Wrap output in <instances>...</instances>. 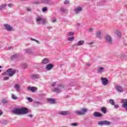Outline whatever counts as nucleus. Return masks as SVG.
<instances>
[{"instance_id":"1","label":"nucleus","mask_w":127,"mask_h":127,"mask_svg":"<svg viewBox=\"0 0 127 127\" xmlns=\"http://www.w3.org/2000/svg\"><path fill=\"white\" fill-rule=\"evenodd\" d=\"M52 87H55V86H58L57 87H55L53 91L57 93V94H59V93H61L64 90V88H65V85L63 84H57V82H53L51 84Z\"/></svg>"},{"instance_id":"2","label":"nucleus","mask_w":127,"mask_h":127,"mask_svg":"<svg viewBox=\"0 0 127 127\" xmlns=\"http://www.w3.org/2000/svg\"><path fill=\"white\" fill-rule=\"evenodd\" d=\"M12 112L16 115H25L28 114V109L26 107H22L21 108H16L13 110Z\"/></svg>"},{"instance_id":"3","label":"nucleus","mask_w":127,"mask_h":127,"mask_svg":"<svg viewBox=\"0 0 127 127\" xmlns=\"http://www.w3.org/2000/svg\"><path fill=\"white\" fill-rule=\"evenodd\" d=\"M87 112H88V109L82 108L80 110L75 111V113L77 116H84Z\"/></svg>"},{"instance_id":"4","label":"nucleus","mask_w":127,"mask_h":127,"mask_svg":"<svg viewBox=\"0 0 127 127\" xmlns=\"http://www.w3.org/2000/svg\"><path fill=\"white\" fill-rule=\"evenodd\" d=\"M36 21L38 24H41V23H42L43 24H46V23H47V20L42 18V17H37L36 18Z\"/></svg>"},{"instance_id":"5","label":"nucleus","mask_w":127,"mask_h":127,"mask_svg":"<svg viewBox=\"0 0 127 127\" xmlns=\"http://www.w3.org/2000/svg\"><path fill=\"white\" fill-rule=\"evenodd\" d=\"M3 26L4 27V29H5V30H6V31H14V30L13 29V27H12V26L8 24H3Z\"/></svg>"},{"instance_id":"6","label":"nucleus","mask_w":127,"mask_h":127,"mask_svg":"<svg viewBox=\"0 0 127 127\" xmlns=\"http://www.w3.org/2000/svg\"><path fill=\"white\" fill-rule=\"evenodd\" d=\"M6 72L9 77H12L16 73V70L14 69L9 68L6 70Z\"/></svg>"},{"instance_id":"7","label":"nucleus","mask_w":127,"mask_h":127,"mask_svg":"<svg viewBox=\"0 0 127 127\" xmlns=\"http://www.w3.org/2000/svg\"><path fill=\"white\" fill-rule=\"evenodd\" d=\"M100 80L103 86H108L109 85V79H108V78L101 77Z\"/></svg>"},{"instance_id":"8","label":"nucleus","mask_w":127,"mask_h":127,"mask_svg":"<svg viewBox=\"0 0 127 127\" xmlns=\"http://www.w3.org/2000/svg\"><path fill=\"white\" fill-rule=\"evenodd\" d=\"M82 10H83V7H82L81 6H77L74 8V13L75 14H79V13H80Z\"/></svg>"},{"instance_id":"9","label":"nucleus","mask_w":127,"mask_h":127,"mask_svg":"<svg viewBox=\"0 0 127 127\" xmlns=\"http://www.w3.org/2000/svg\"><path fill=\"white\" fill-rule=\"evenodd\" d=\"M110 125H111V122L108 121H103L98 123V126H110Z\"/></svg>"},{"instance_id":"10","label":"nucleus","mask_w":127,"mask_h":127,"mask_svg":"<svg viewBox=\"0 0 127 127\" xmlns=\"http://www.w3.org/2000/svg\"><path fill=\"white\" fill-rule=\"evenodd\" d=\"M122 103L123 104L122 107L127 112V99H122Z\"/></svg>"},{"instance_id":"11","label":"nucleus","mask_w":127,"mask_h":127,"mask_svg":"<svg viewBox=\"0 0 127 127\" xmlns=\"http://www.w3.org/2000/svg\"><path fill=\"white\" fill-rule=\"evenodd\" d=\"M113 32L114 34L117 35L118 38H121V37H122V32H121L120 30L115 29L114 30Z\"/></svg>"},{"instance_id":"12","label":"nucleus","mask_w":127,"mask_h":127,"mask_svg":"<svg viewBox=\"0 0 127 127\" xmlns=\"http://www.w3.org/2000/svg\"><path fill=\"white\" fill-rule=\"evenodd\" d=\"M58 114L61 116H66V115H71V112L69 111H60L58 112Z\"/></svg>"},{"instance_id":"13","label":"nucleus","mask_w":127,"mask_h":127,"mask_svg":"<svg viewBox=\"0 0 127 127\" xmlns=\"http://www.w3.org/2000/svg\"><path fill=\"white\" fill-rule=\"evenodd\" d=\"M54 67V65L52 64H48L45 66V69L47 71H50V70H52Z\"/></svg>"},{"instance_id":"14","label":"nucleus","mask_w":127,"mask_h":127,"mask_svg":"<svg viewBox=\"0 0 127 127\" xmlns=\"http://www.w3.org/2000/svg\"><path fill=\"white\" fill-rule=\"evenodd\" d=\"M115 90L119 93H123L124 91V88L120 85H117L115 87Z\"/></svg>"},{"instance_id":"15","label":"nucleus","mask_w":127,"mask_h":127,"mask_svg":"<svg viewBox=\"0 0 127 127\" xmlns=\"http://www.w3.org/2000/svg\"><path fill=\"white\" fill-rule=\"evenodd\" d=\"M105 39L108 43H110V44H112L113 43V40L112 39V37L111 36L107 35L105 37Z\"/></svg>"},{"instance_id":"16","label":"nucleus","mask_w":127,"mask_h":127,"mask_svg":"<svg viewBox=\"0 0 127 127\" xmlns=\"http://www.w3.org/2000/svg\"><path fill=\"white\" fill-rule=\"evenodd\" d=\"M27 90H28V91H30V92H32V93H34V92H36L37 88L35 87L28 86L27 87Z\"/></svg>"},{"instance_id":"17","label":"nucleus","mask_w":127,"mask_h":127,"mask_svg":"<svg viewBox=\"0 0 127 127\" xmlns=\"http://www.w3.org/2000/svg\"><path fill=\"white\" fill-rule=\"evenodd\" d=\"M104 71H105V67L103 66L99 67L97 69V72L98 74H103Z\"/></svg>"},{"instance_id":"18","label":"nucleus","mask_w":127,"mask_h":127,"mask_svg":"<svg viewBox=\"0 0 127 127\" xmlns=\"http://www.w3.org/2000/svg\"><path fill=\"white\" fill-rule=\"evenodd\" d=\"M50 61H49V59L47 58H45L43 59L41 62V64L43 65H46V64H48V63H50Z\"/></svg>"},{"instance_id":"19","label":"nucleus","mask_w":127,"mask_h":127,"mask_svg":"<svg viewBox=\"0 0 127 127\" xmlns=\"http://www.w3.org/2000/svg\"><path fill=\"white\" fill-rule=\"evenodd\" d=\"M14 88L16 92H20L21 91V88L20 87V85L18 84H15L14 85Z\"/></svg>"},{"instance_id":"20","label":"nucleus","mask_w":127,"mask_h":127,"mask_svg":"<svg viewBox=\"0 0 127 127\" xmlns=\"http://www.w3.org/2000/svg\"><path fill=\"white\" fill-rule=\"evenodd\" d=\"M31 78L32 79H33L34 80H35L36 79H39V78H40V77L39 76V74H32L31 75Z\"/></svg>"},{"instance_id":"21","label":"nucleus","mask_w":127,"mask_h":127,"mask_svg":"<svg viewBox=\"0 0 127 127\" xmlns=\"http://www.w3.org/2000/svg\"><path fill=\"white\" fill-rule=\"evenodd\" d=\"M93 116H94V117H95V118H101V117H102V116H103V114H102V113H99V112H94L93 113Z\"/></svg>"},{"instance_id":"22","label":"nucleus","mask_w":127,"mask_h":127,"mask_svg":"<svg viewBox=\"0 0 127 127\" xmlns=\"http://www.w3.org/2000/svg\"><path fill=\"white\" fill-rule=\"evenodd\" d=\"M85 44V41L84 40H80L77 42L76 45L77 46H82Z\"/></svg>"},{"instance_id":"23","label":"nucleus","mask_w":127,"mask_h":127,"mask_svg":"<svg viewBox=\"0 0 127 127\" xmlns=\"http://www.w3.org/2000/svg\"><path fill=\"white\" fill-rule=\"evenodd\" d=\"M25 53L26 54H34L33 50L29 49H27L25 50Z\"/></svg>"},{"instance_id":"24","label":"nucleus","mask_w":127,"mask_h":127,"mask_svg":"<svg viewBox=\"0 0 127 127\" xmlns=\"http://www.w3.org/2000/svg\"><path fill=\"white\" fill-rule=\"evenodd\" d=\"M47 102L48 103H49V104H55L56 103V101L55 99H53V98H49L47 99Z\"/></svg>"},{"instance_id":"25","label":"nucleus","mask_w":127,"mask_h":127,"mask_svg":"<svg viewBox=\"0 0 127 127\" xmlns=\"http://www.w3.org/2000/svg\"><path fill=\"white\" fill-rule=\"evenodd\" d=\"M96 37H98V38H99L101 39L102 38V31H98L96 32Z\"/></svg>"},{"instance_id":"26","label":"nucleus","mask_w":127,"mask_h":127,"mask_svg":"<svg viewBox=\"0 0 127 127\" xmlns=\"http://www.w3.org/2000/svg\"><path fill=\"white\" fill-rule=\"evenodd\" d=\"M1 102L3 105H7V104H8V100L6 98L1 99Z\"/></svg>"},{"instance_id":"27","label":"nucleus","mask_w":127,"mask_h":127,"mask_svg":"<svg viewBox=\"0 0 127 127\" xmlns=\"http://www.w3.org/2000/svg\"><path fill=\"white\" fill-rule=\"evenodd\" d=\"M60 9V11L63 13H66L67 12V9L66 7H61Z\"/></svg>"},{"instance_id":"28","label":"nucleus","mask_w":127,"mask_h":127,"mask_svg":"<svg viewBox=\"0 0 127 127\" xmlns=\"http://www.w3.org/2000/svg\"><path fill=\"white\" fill-rule=\"evenodd\" d=\"M6 6H7V4L5 3L0 5V10H3Z\"/></svg>"},{"instance_id":"29","label":"nucleus","mask_w":127,"mask_h":127,"mask_svg":"<svg viewBox=\"0 0 127 127\" xmlns=\"http://www.w3.org/2000/svg\"><path fill=\"white\" fill-rule=\"evenodd\" d=\"M18 57H19V55L17 54H15L11 56V59H16V58H18Z\"/></svg>"},{"instance_id":"30","label":"nucleus","mask_w":127,"mask_h":127,"mask_svg":"<svg viewBox=\"0 0 127 127\" xmlns=\"http://www.w3.org/2000/svg\"><path fill=\"white\" fill-rule=\"evenodd\" d=\"M41 2L42 3H46L47 4H49V3H50V0H41Z\"/></svg>"},{"instance_id":"31","label":"nucleus","mask_w":127,"mask_h":127,"mask_svg":"<svg viewBox=\"0 0 127 127\" xmlns=\"http://www.w3.org/2000/svg\"><path fill=\"white\" fill-rule=\"evenodd\" d=\"M28 65L26 63H23L21 64V67L22 69H26L27 68Z\"/></svg>"},{"instance_id":"32","label":"nucleus","mask_w":127,"mask_h":127,"mask_svg":"<svg viewBox=\"0 0 127 127\" xmlns=\"http://www.w3.org/2000/svg\"><path fill=\"white\" fill-rule=\"evenodd\" d=\"M101 111L103 114H106L107 113V108L105 107H102L101 108Z\"/></svg>"},{"instance_id":"33","label":"nucleus","mask_w":127,"mask_h":127,"mask_svg":"<svg viewBox=\"0 0 127 127\" xmlns=\"http://www.w3.org/2000/svg\"><path fill=\"white\" fill-rule=\"evenodd\" d=\"M11 98L13 100H17V99H18L17 96H16V95H15L13 94H11Z\"/></svg>"},{"instance_id":"34","label":"nucleus","mask_w":127,"mask_h":127,"mask_svg":"<svg viewBox=\"0 0 127 127\" xmlns=\"http://www.w3.org/2000/svg\"><path fill=\"white\" fill-rule=\"evenodd\" d=\"M75 39V37H71L67 38V41H73Z\"/></svg>"},{"instance_id":"35","label":"nucleus","mask_w":127,"mask_h":127,"mask_svg":"<svg viewBox=\"0 0 127 127\" xmlns=\"http://www.w3.org/2000/svg\"><path fill=\"white\" fill-rule=\"evenodd\" d=\"M109 103L111 105H112V106L115 105V101L113 99H110L109 100Z\"/></svg>"},{"instance_id":"36","label":"nucleus","mask_w":127,"mask_h":127,"mask_svg":"<svg viewBox=\"0 0 127 127\" xmlns=\"http://www.w3.org/2000/svg\"><path fill=\"white\" fill-rule=\"evenodd\" d=\"M67 36H72L74 35V33L73 32H69L67 33Z\"/></svg>"},{"instance_id":"37","label":"nucleus","mask_w":127,"mask_h":127,"mask_svg":"<svg viewBox=\"0 0 127 127\" xmlns=\"http://www.w3.org/2000/svg\"><path fill=\"white\" fill-rule=\"evenodd\" d=\"M94 30V29L93 28H89L87 29V31H89V32H93Z\"/></svg>"},{"instance_id":"38","label":"nucleus","mask_w":127,"mask_h":127,"mask_svg":"<svg viewBox=\"0 0 127 127\" xmlns=\"http://www.w3.org/2000/svg\"><path fill=\"white\" fill-rule=\"evenodd\" d=\"M71 126H72V127H77L78 126V124H77V123H72L71 124Z\"/></svg>"},{"instance_id":"39","label":"nucleus","mask_w":127,"mask_h":127,"mask_svg":"<svg viewBox=\"0 0 127 127\" xmlns=\"http://www.w3.org/2000/svg\"><path fill=\"white\" fill-rule=\"evenodd\" d=\"M51 21H52V22L55 23V22H56V21H57V20L55 18H52Z\"/></svg>"},{"instance_id":"40","label":"nucleus","mask_w":127,"mask_h":127,"mask_svg":"<svg viewBox=\"0 0 127 127\" xmlns=\"http://www.w3.org/2000/svg\"><path fill=\"white\" fill-rule=\"evenodd\" d=\"M70 3V1L69 0H66L64 1V4H68Z\"/></svg>"},{"instance_id":"41","label":"nucleus","mask_w":127,"mask_h":127,"mask_svg":"<svg viewBox=\"0 0 127 127\" xmlns=\"http://www.w3.org/2000/svg\"><path fill=\"white\" fill-rule=\"evenodd\" d=\"M3 81H7V80H9V77H4L3 79Z\"/></svg>"},{"instance_id":"42","label":"nucleus","mask_w":127,"mask_h":127,"mask_svg":"<svg viewBox=\"0 0 127 127\" xmlns=\"http://www.w3.org/2000/svg\"><path fill=\"white\" fill-rule=\"evenodd\" d=\"M42 11L43 12H45V11H47V7H44V8H43Z\"/></svg>"},{"instance_id":"43","label":"nucleus","mask_w":127,"mask_h":127,"mask_svg":"<svg viewBox=\"0 0 127 127\" xmlns=\"http://www.w3.org/2000/svg\"><path fill=\"white\" fill-rule=\"evenodd\" d=\"M30 39H31V40H32V41H35V42H37V43H39V42H38V41H37L36 39H33L32 38H31Z\"/></svg>"},{"instance_id":"44","label":"nucleus","mask_w":127,"mask_h":127,"mask_svg":"<svg viewBox=\"0 0 127 127\" xmlns=\"http://www.w3.org/2000/svg\"><path fill=\"white\" fill-rule=\"evenodd\" d=\"M27 100H28V102H32V101H33L32 98H29V97L27 98Z\"/></svg>"},{"instance_id":"45","label":"nucleus","mask_w":127,"mask_h":127,"mask_svg":"<svg viewBox=\"0 0 127 127\" xmlns=\"http://www.w3.org/2000/svg\"><path fill=\"white\" fill-rule=\"evenodd\" d=\"M12 5H13V4H12V3H9V4H8V7H12Z\"/></svg>"},{"instance_id":"46","label":"nucleus","mask_w":127,"mask_h":127,"mask_svg":"<svg viewBox=\"0 0 127 127\" xmlns=\"http://www.w3.org/2000/svg\"><path fill=\"white\" fill-rule=\"evenodd\" d=\"M2 76H6V75H7V72H6V71L5 72H3L2 73Z\"/></svg>"},{"instance_id":"47","label":"nucleus","mask_w":127,"mask_h":127,"mask_svg":"<svg viewBox=\"0 0 127 127\" xmlns=\"http://www.w3.org/2000/svg\"><path fill=\"white\" fill-rule=\"evenodd\" d=\"M26 10H27V11H31V8H30L29 7H27Z\"/></svg>"},{"instance_id":"48","label":"nucleus","mask_w":127,"mask_h":127,"mask_svg":"<svg viewBox=\"0 0 127 127\" xmlns=\"http://www.w3.org/2000/svg\"><path fill=\"white\" fill-rule=\"evenodd\" d=\"M114 107L115 109H119L120 106H119V105H115Z\"/></svg>"},{"instance_id":"49","label":"nucleus","mask_w":127,"mask_h":127,"mask_svg":"<svg viewBox=\"0 0 127 127\" xmlns=\"http://www.w3.org/2000/svg\"><path fill=\"white\" fill-rule=\"evenodd\" d=\"M121 57H122V58H126V57H127V56H126V55H125V54H123V55H122L121 56Z\"/></svg>"},{"instance_id":"50","label":"nucleus","mask_w":127,"mask_h":127,"mask_svg":"<svg viewBox=\"0 0 127 127\" xmlns=\"http://www.w3.org/2000/svg\"><path fill=\"white\" fill-rule=\"evenodd\" d=\"M94 42H90L88 43V45H93Z\"/></svg>"},{"instance_id":"51","label":"nucleus","mask_w":127,"mask_h":127,"mask_svg":"<svg viewBox=\"0 0 127 127\" xmlns=\"http://www.w3.org/2000/svg\"><path fill=\"white\" fill-rule=\"evenodd\" d=\"M52 28V27H51V26L47 27V29H48L49 30H50V29H51Z\"/></svg>"},{"instance_id":"52","label":"nucleus","mask_w":127,"mask_h":127,"mask_svg":"<svg viewBox=\"0 0 127 127\" xmlns=\"http://www.w3.org/2000/svg\"><path fill=\"white\" fill-rule=\"evenodd\" d=\"M34 3L35 4H39V3H40V2H39V1H35L34 2Z\"/></svg>"},{"instance_id":"53","label":"nucleus","mask_w":127,"mask_h":127,"mask_svg":"<svg viewBox=\"0 0 127 127\" xmlns=\"http://www.w3.org/2000/svg\"><path fill=\"white\" fill-rule=\"evenodd\" d=\"M37 105H40L41 104V102H38V101H36L35 102Z\"/></svg>"},{"instance_id":"54","label":"nucleus","mask_w":127,"mask_h":127,"mask_svg":"<svg viewBox=\"0 0 127 127\" xmlns=\"http://www.w3.org/2000/svg\"><path fill=\"white\" fill-rule=\"evenodd\" d=\"M86 66L87 67H89V66H91V64H90V63L86 64Z\"/></svg>"},{"instance_id":"55","label":"nucleus","mask_w":127,"mask_h":127,"mask_svg":"<svg viewBox=\"0 0 127 127\" xmlns=\"http://www.w3.org/2000/svg\"><path fill=\"white\" fill-rule=\"evenodd\" d=\"M29 118H32L33 117V115L29 114Z\"/></svg>"},{"instance_id":"56","label":"nucleus","mask_w":127,"mask_h":127,"mask_svg":"<svg viewBox=\"0 0 127 127\" xmlns=\"http://www.w3.org/2000/svg\"><path fill=\"white\" fill-rule=\"evenodd\" d=\"M1 115H2V111L0 110V116H1Z\"/></svg>"},{"instance_id":"57","label":"nucleus","mask_w":127,"mask_h":127,"mask_svg":"<svg viewBox=\"0 0 127 127\" xmlns=\"http://www.w3.org/2000/svg\"><path fill=\"white\" fill-rule=\"evenodd\" d=\"M8 49H9V50H10V49H11V48H8Z\"/></svg>"},{"instance_id":"58","label":"nucleus","mask_w":127,"mask_h":127,"mask_svg":"<svg viewBox=\"0 0 127 127\" xmlns=\"http://www.w3.org/2000/svg\"><path fill=\"white\" fill-rule=\"evenodd\" d=\"M1 68H2V66H0V69H1Z\"/></svg>"},{"instance_id":"59","label":"nucleus","mask_w":127,"mask_h":127,"mask_svg":"<svg viewBox=\"0 0 127 127\" xmlns=\"http://www.w3.org/2000/svg\"><path fill=\"white\" fill-rule=\"evenodd\" d=\"M0 72H1V70L0 69Z\"/></svg>"}]
</instances>
